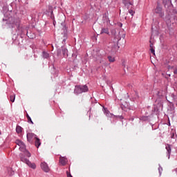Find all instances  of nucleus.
Instances as JSON below:
<instances>
[{
	"label": "nucleus",
	"instance_id": "obj_9",
	"mask_svg": "<svg viewBox=\"0 0 177 177\" xmlns=\"http://www.w3.org/2000/svg\"><path fill=\"white\" fill-rule=\"evenodd\" d=\"M162 12V8L158 5L155 8V12L157 14H160Z\"/></svg>",
	"mask_w": 177,
	"mask_h": 177
},
{
	"label": "nucleus",
	"instance_id": "obj_32",
	"mask_svg": "<svg viewBox=\"0 0 177 177\" xmlns=\"http://www.w3.org/2000/svg\"><path fill=\"white\" fill-rule=\"evenodd\" d=\"M53 25L55 26V22H53Z\"/></svg>",
	"mask_w": 177,
	"mask_h": 177
},
{
	"label": "nucleus",
	"instance_id": "obj_10",
	"mask_svg": "<svg viewBox=\"0 0 177 177\" xmlns=\"http://www.w3.org/2000/svg\"><path fill=\"white\" fill-rule=\"evenodd\" d=\"M15 98H16V95L12 93L11 94V95H10V101L12 103L15 102Z\"/></svg>",
	"mask_w": 177,
	"mask_h": 177
},
{
	"label": "nucleus",
	"instance_id": "obj_11",
	"mask_svg": "<svg viewBox=\"0 0 177 177\" xmlns=\"http://www.w3.org/2000/svg\"><path fill=\"white\" fill-rule=\"evenodd\" d=\"M16 131H17V133H21L23 131V128L19 125H17Z\"/></svg>",
	"mask_w": 177,
	"mask_h": 177
},
{
	"label": "nucleus",
	"instance_id": "obj_20",
	"mask_svg": "<svg viewBox=\"0 0 177 177\" xmlns=\"http://www.w3.org/2000/svg\"><path fill=\"white\" fill-rule=\"evenodd\" d=\"M162 171H163V169L160 166H159V167H158V172H159V175L160 176H161Z\"/></svg>",
	"mask_w": 177,
	"mask_h": 177
},
{
	"label": "nucleus",
	"instance_id": "obj_6",
	"mask_svg": "<svg viewBox=\"0 0 177 177\" xmlns=\"http://www.w3.org/2000/svg\"><path fill=\"white\" fill-rule=\"evenodd\" d=\"M58 23L62 26H65V17L64 16L59 17Z\"/></svg>",
	"mask_w": 177,
	"mask_h": 177
},
{
	"label": "nucleus",
	"instance_id": "obj_2",
	"mask_svg": "<svg viewBox=\"0 0 177 177\" xmlns=\"http://www.w3.org/2000/svg\"><path fill=\"white\" fill-rule=\"evenodd\" d=\"M26 138H27V141L32 144L35 139L37 138V135L35 134L34 133H27L26 134Z\"/></svg>",
	"mask_w": 177,
	"mask_h": 177
},
{
	"label": "nucleus",
	"instance_id": "obj_17",
	"mask_svg": "<svg viewBox=\"0 0 177 177\" xmlns=\"http://www.w3.org/2000/svg\"><path fill=\"white\" fill-rule=\"evenodd\" d=\"M108 59L111 63H113L115 61V57L112 56H108Z\"/></svg>",
	"mask_w": 177,
	"mask_h": 177
},
{
	"label": "nucleus",
	"instance_id": "obj_18",
	"mask_svg": "<svg viewBox=\"0 0 177 177\" xmlns=\"http://www.w3.org/2000/svg\"><path fill=\"white\" fill-rule=\"evenodd\" d=\"M24 155L27 156L28 158L31 157V153L29 152V151H27V149L24 152Z\"/></svg>",
	"mask_w": 177,
	"mask_h": 177
},
{
	"label": "nucleus",
	"instance_id": "obj_25",
	"mask_svg": "<svg viewBox=\"0 0 177 177\" xmlns=\"http://www.w3.org/2000/svg\"><path fill=\"white\" fill-rule=\"evenodd\" d=\"M62 138V136H57V138H56V140H60Z\"/></svg>",
	"mask_w": 177,
	"mask_h": 177
},
{
	"label": "nucleus",
	"instance_id": "obj_16",
	"mask_svg": "<svg viewBox=\"0 0 177 177\" xmlns=\"http://www.w3.org/2000/svg\"><path fill=\"white\" fill-rule=\"evenodd\" d=\"M163 3L165 4V6L167 5H171V0H163Z\"/></svg>",
	"mask_w": 177,
	"mask_h": 177
},
{
	"label": "nucleus",
	"instance_id": "obj_31",
	"mask_svg": "<svg viewBox=\"0 0 177 177\" xmlns=\"http://www.w3.org/2000/svg\"><path fill=\"white\" fill-rule=\"evenodd\" d=\"M174 68V66H171V67H169V68Z\"/></svg>",
	"mask_w": 177,
	"mask_h": 177
},
{
	"label": "nucleus",
	"instance_id": "obj_28",
	"mask_svg": "<svg viewBox=\"0 0 177 177\" xmlns=\"http://www.w3.org/2000/svg\"><path fill=\"white\" fill-rule=\"evenodd\" d=\"M29 118H30V116L28 115V113H26V118L28 119Z\"/></svg>",
	"mask_w": 177,
	"mask_h": 177
},
{
	"label": "nucleus",
	"instance_id": "obj_33",
	"mask_svg": "<svg viewBox=\"0 0 177 177\" xmlns=\"http://www.w3.org/2000/svg\"><path fill=\"white\" fill-rule=\"evenodd\" d=\"M1 134V130H0V135Z\"/></svg>",
	"mask_w": 177,
	"mask_h": 177
},
{
	"label": "nucleus",
	"instance_id": "obj_15",
	"mask_svg": "<svg viewBox=\"0 0 177 177\" xmlns=\"http://www.w3.org/2000/svg\"><path fill=\"white\" fill-rule=\"evenodd\" d=\"M103 33L109 35V29L108 28H102L100 34H103Z\"/></svg>",
	"mask_w": 177,
	"mask_h": 177
},
{
	"label": "nucleus",
	"instance_id": "obj_27",
	"mask_svg": "<svg viewBox=\"0 0 177 177\" xmlns=\"http://www.w3.org/2000/svg\"><path fill=\"white\" fill-rule=\"evenodd\" d=\"M174 74H175V75L177 74V67L174 69Z\"/></svg>",
	"mask_w": 177,
	"mask_h": 177
},
{
	"label": "nucleus",
	"instance_id": "obj_19",
	"mask_svg": "<svg viewBox=\"0 0 177 177\" xmlns=\"http://www.w3.org/2000/svg\"><path fill=\"white\" fill-rule=\"evenodd\" d=\"M43 57L48 59L49 57V54L48 53L43 52Z\"/></svg>",
	"mask_w": 177,
	"mask_h": 177
},
{
	"label": "nucleus",
	"instance_id": "obj_14",
	"mask_svg": "<svg viewBox=\"0 0 177 177\" xmlns=\"http://www.w3.org/2000/svg\"><path fill=\"white\" fill-rule=\"evenodd\" d=\"M19 151H21V152L24 153L26 149V145L25 144H24L23 145H21V147H19Z\"/></svg>",
	"mask_w": 177,
	"mask_h": 177
},
{
	"label": "nucleus",
	"instance_id": "obj_23",
	"mask_svg": "<svg viewBox=\"0 0 177 177\" xmlns=\"http://www.w3.org/2000/svg\"><path fill=\"white\" fill-rule=\"evenodd\" d=\"M150 52L151 54H153V55H155V50L154 48H150Z\"/></svg>",
	"mask_w": 177,
	"mask_h": 177
},
{
	"label": "nucleus",
	"instance_id": "obj_3",
	"mask_svg": "<svg viewBox=\"0 0 177 177\" xmlns=\"http://www.w3.org/2000/svg\"><path fill=\"white\" fill-rule=\"evenodd\" d=\"M21 161L26 163L30 168L33 169H36V165L34 163H31L28 160L26 159L25 158H21Z\"/></svg>",
	"mask_w": 177,
	"mask_h": 177
},
{
	"label": "nucleus",
	"instance_id": "obj_21",
	"mask_svg": "<svg viewBox=\"0 0 177 177\" xmlns=\"http://www.w3.org/2000/svg\"><path fill=\"white\" fill-rule=\"evenodd\" d=\"M129 14H130L131 16H133L134 14H135V11L133 10H129Z\"/></svg>",
	"mask_w": 177,
	"mask_h": 177
},
{
	"label": "nucleus",
	"instance_id": "obj_24",
	"mask_svg": "<svg viewBox=\"0 0 177 177\" xmlns=\"http://www.w3.org/2000/svg\"><path fill=\"white\" fill-rule=\"evenodd\" d=\"M149 43H150V44H149V48H150V49L154 48L153 44L151 43V41H149Z\"/></svg>",
	"mask_w": 177,
	"mask_h": 177
},
{
	"label": "nucleus",
	"instance_id": "obj_7",
	"mask_svg": "<svg viewBox=\"0 0 177 177\" xmlns=\"http://www.w3.org/2000/svg\"><path fill=\"white\" fill-rule=\"evenodd\" d=\"M165 149L167 151L168 156L170 157V155H171V145H169V144L166 145Z\"/></svg>",
	"mask_w": 177,
	"mask_h": 177
},
{
	"label": "nucleus",
	"instance_id": "obj_30",
	"mask_svg": "<svg viewBox=\"0 0 177 177\" xmlns=\"http://www.w3.org/2000/svg\"><path fill=\"white\" fill-rule=\"evenodd\" d=\"M174 134H173V136H171V138H174Z\"/></svg>",
	"mask_w": 177,
	"mask_h": 177
},
{
	"label": "nucleus",
	"instance_id": "obj_12",
	"mask_svg": "<svg viewBox=\"0 0 177 177\" xmlns=\"http://www.w3.org/2000/svg\"><path fill=\"white\" fill-rule=\"evenodd\" d=\"M62 52L64 56L66 57V56H68V50L67 48H62Z\"/></svg>",
	"mask_w": 177,
	"mask_h": 177
},
{
	"label": "nucleus",
	"instance_id": "obj_26",
	"mask_svg": "<svg viewBox=\"0 0 177 177\" xmlns=\"http://www.w3.org/2000/svg\"><path fill=\"white\" fill-rule=\"evenodd\" d=\"M66 174H67V177H73V176L70 174L68 171H67Z\"/></svg>",
	"mask_w": 177,
	"mask_h": 177
},
{
	"label": "nucleus",
	"instance_id": "obj_29",
	"mask_svg": "<svg viewBox=\"0 0 177 177\" xmlns=\"http://www.w3.org/2000/svg\"><path fill=\"white\" fill-rule=\"evenodd\" d=\"M66 39H64L63 40V42H66Z\"/></svg>",
	"mask_w": 177,
	"mask_h": 177
},
{
	"label": "nucleus",
	"instance_id": "obj_34",
	"mask_svg": "<svg viewBox=\"0 0 177 177\" xmlns=\"http://www.w3.org/2000/svg\"><path fill=\"white\" fill-rule=\"evenodd\" d=\"M120 25H121V27H122V24H120Z\"/></svg>",
	"mask_w": 177,
	"mask_h": 177
},
{
	"label": "nucleus",
	"instance_id": "obj_13",
	"mask_svg": "<svg viewBox=\"0 0 177 177\" xmlns=\"http://www.w3.org/2000/svg\"><path fill=\"white\" fill-rule=\"evenodd\" d=\"M15 144H17L19 147H21V145H24V143L20 140H15Z\"/></svg>",
	"mask_w": 177,
	"mask_h": 177
},
{
	"label": "nucleus",
	"instance_id": "obj_1",
	"mask_svg": "<svg viewBox=\"0 0 177 177\" xmlns=\"http://www.w3.org/2000/svg\"><path fill=\"white\" fill-rule=\"evenodd\" d=\"M88 88L86 85L84 86H75L74 93L76 95H80L84 92H88Z\"/></svg>",
	"mask_w": 177,
	"mask_h": 177
},
{
	"label": "nucleus",
	"instance_id": "obj_35",
	"mask_svg": "<svg viewBox=\"0 0 177 177\" xmlns=\"http://www.w3.org/2000/svg\"><path fill=\"white\" fill-rule=\"evenodd\" d=\"M176 106H177V104H176Z\"/></svg>",
	"mask_w": 177,
	"mask_h": 177
},
{
	"label": "nucleus",
	"instance_id": "obj_8",
	"mask_svg": "<svg viewBox=\"0 0 177 177\" xmlns=\"http://www.w3.org/2000/svg\"><path fill=\"white\" fill-rule=\"evenodd\" d=\"M35 140V147H36L37 148H39V146L41 145L40 139L37 137Z\"/></svg>",
	"mask_w": 177,
	"mask_h": 177
},
{
	"label": "nucleus",
	"instance_id": "obj_22",
	"mask_svg": "<svg viewBox=\"0 0 177 177\" xmlns=\"http://www.w3.org/2000/svg\"><path fill=\"white\" fill-rule=\"evenodd\" d=\"M27 120H28V122H30L32 124H34V122H33V121L32 120V119H31L30 117L28 118H27Z\"/></svg>",
	"mask_w": 177,
	"mask_h": 177
},
{
	"label": "nucleus",
	"instance_id": "obj_5",
	"mask_svg": "<svg viewBox=\"0 0 177 177\" xmlns=\"http://www.w3.org/2000/svg\"><path fill=\"white\" fill-rule=\"evenodd\" d=\"M68 162V160L67 158H65L64 156L59 158V163L65 166Z\"/></svg>",
	"mask_w": 177,
	"mask_h": 177
},
{
	"label": "nucleus",
	"instance_id": "obj_4",
	"mask_svg": "<svg viewBox=\"0 0 177 177\" xmlns=\"http://www.w3.org/2000/svg\"><path fill=\"white\" fill-rule=\"evenodd\" d=\"M41 168L43 171H44L46 173L50 171V168L46 162L41 163Z\"/></svg>",
	"mask_w": 177,
	"mask_h": 177
}]
</instances>
